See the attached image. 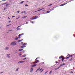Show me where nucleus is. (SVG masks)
I'll return each instance as SVG.
<instances>
[{
    "instance_id": "f257e3e1",
    "label": "nucleus",
    "mask_w": 75,
    "mask_h": 75,
    "mask_svg": "<svg viewBox=\"0 0 75 75\" xmlns=\"http://www.w3.org/2000/svg\"><path fill=\"white\" fill-rule=\"evenodd\" d=\"M11 45L14 46V45H16V41L13 42L11 44Z\"/></svg>"
},
{
    "instance_id": "f03ea898",
    "label": "nucleus",
    "mask_w": 75,
    "mask_h": 75,
    "mask_svg": "<svg viewBox=\"0 0 75 75\" xmlns=\"http://www.w3.org/2000/svg\"><path fill=\"white\" fill-rule=\"evenodd\" d=\"M66 65V64L65 63H63V64H60V66H59V68H61L62 66H63V65Z\"/></svg>"
},
{
    "instance_id": "7ed1b4c3",
    "label": "nucleus",
    "mask_w": 75,
    "mask_h": 75,
    "mask_svg": "<svg viewBox=\"0 0 75 75\" xmlns=\"http://www.w3.org/2000/svg\"><path fill=\"white\" fill-rule=\"evenodd\" d=\"M24 62H25V61H21L18 62V64H19V63H24Z\"/></svg>"
},
{
    "instance_id": "20e7f679",
    "label": "nucleus",
    "mask_w": 75,
    "mask_h": 75,
    "mask_svg": "<svg viewBox=\"0 0 75 75\" xmlns=\"http://www.w3.org/2000/svg\"><path fill=\"white\" fill-rule=\"evenodd\" d=\"M24 33H22L21 34H19V37L18 38L19 39H20V36H21V35H24Z\"/></svg>"
},
{
    "instance_id": "39448f33",
    "label": "nucleus",
    "mask_w": 75,
    "mask_h": 75,
    "mask_svg": "<svg viewBox=\"0 0 75 75\" xmlns=\"http://www.w3.org/2000/svg\"><path fill=\"white\" fill-rule=\"evenodd\" d=\"M25 47H26V46L23 45H22V46L21 47V48H25Z\"/></svg>"
},
{
    "instance_id": "423d86ee",
    "label": "nucleus",
    "mask_w": 75,
    "mask_h": 75,
    "mask_svg": "<svg viewBox=\"0 0 75 75\" xmlns=\"http://www.w3.org/2000/svg\"><path fill=\"white\" fill-rule=\"evenodd\" d=\"M67 4V3H66L65 4H61L60 6H64L66 4Z\"/></svg>"
},
{
    "instance_id": "0eeeda50",
    "label": "nucleus",
    "mask_w": 75,
    "mask_h": 75,
    "mask_svg": "<svg viewBox=\"0 0 75 75\" xmlns=\"http://www.w3.org/2000/svg\"><path fill=\"white\" fill-rule=\"evenodd\" d=\"M33 71V68H31V71H30V72H32Z\"/></svg>"
},
{
    "instance_id": "6e6552de",
    "label": "nucleus",
    "mask_w": 75,
    "mask_h": 75,
    "mask_svg": "<svg viewBox=\"0 0 75 75\" xmlns=\"http://www.w3.org/2000/svg\"><path fill=\"white\" fill-rule=\"evenodd\" d=\"M38 18V16H35L34 18H35V19H36V18Z\"/></svg>"
},
{
    "instance_id": "1a4fd4ad",
    "label": "nucleus",
    "mask_w": 75,
    "mask_h": 75,
    "mask_svg": "<svg viewBox=\"0 0 75 75\" xmlns=\"http://www.w3.org/2000/svg\"><path fill=\"white\" fill-rule=\"evenodd\" d=\"M21 27V26H19L17 27V29L18 30H20V29H19V27Z\"/></svg>"
},
{
    "instance_id": "9d476101",
    "label": "nucleus",
    "mask_w": 75,
    "mask_h": 75,
    "mask_svg": "<svg viewBox=\"0 0 75 75\" xmlns=\"http://www.w3.org/2000/svg\"><path fill=\"white\" fill-rule=\"evenodd\" d=\"M8 4V3H7V2L3 3V5H5V4Z\"/></svg>"
},
{
    "instance_id": "9b49d317",
    "label": "nucleus",
    "mask_w": 75,
    "mask_h": 75,
    "mask_svg": "<svg viewBox=\"0 0 75 75\" xmlns=\"http://www.w3.org/2000/svg\"><path fill=\"white\" fill-rule=\"evenodd\" d=\"M59 68H60L59 67H58V68H56L55 69H54L55 70H57V69H59Z\"/></svg>"
},
{
    "instance_id": "f8f14e48",
    "label": "nucleus",
    "mask_w": 75,
    "mask_h": 75,
    "mask_svg": "<svg viewBox=\"0 0 75 75\" xmlns=\"http://www.w3.org/2000/svg\"><path fill=\"white\" fill-rule=\"evenodd\" d=\"M63 57L62 56H61L59 57V59H61V58H62Z\"/></svg>"
},
{
    "instance_id": "ddd939ff",
    "label": "nucleus",
    "mask_w": 75,
    "mask_h": 75,
    "mask_svg": "<svg viewBox=\"0 0 75 75\" xmlns=\"http://www.w3.org/2000/svg\"><path fill=\"white\" fill-rule=\"evenodd\" d=\"M43 9H44V8H42V9H41L40 10H38V11H41V10H43Z\"/></svg>"
},
{
    "instance_id": "4468645a",
    "label": "nucleus",
    "mask_w": 75,
    "mask_h": 75,
    "mask_svg": "<svg viewBox=\"0 0 75 75\" xmlns=\"http://www.w3.org/2000/svg\"><path fill=\"white\" fill-rule=\"evenodd\" d=\"M15 39L16 40H18V37H17L16 38H15Z\"/></svg>"
},
{
    "instance_id": "2eb2a0df",
    "label": "nucleus",
    "mask_w": 75,
    "mask_h": 75,
    "mask_svg": "<svg viewBox=\"0 0 75 75\" xmlns=\"http://www.w3.org/2000/svg\"><path fill=\"white\" fill-rule=\"evenodd\" d=\"M37 64H33V66L35 67V66H37Z\"/></svg>"
},
{
    "instance_id": "dca6fc26",
    "label": "nucleus",
    "mask_w": 75,
    "mask_h": 75,
    "mask_svg": "<svg viewBox=\"0 0 75 75\" xmlns=\"http://www.w3.org/2000/svg\"><path fill=\"white\" fill-rule=\"evenodd\" d=\"M50 11H47V12L46 13H47V14H48V13H50Z\"/></svg>"
},
{
    "instance_id": "f3484780",
    "label": "nucleus",
    "mask_w": 75,
    "mask_h": 75,
    "mask_svg": "<svg viewBox=\"0 0 75 75\" xmlns=\"http://www.w3.org/2000/svg\"><path fill=\"white\" fill-rule=\"evenodd\" d=\"M26 57V55H22V57Z\"/></svg>"
},
{
    "instance_id": "a211bd4d",
    "label": "nucleus",
    "mask_w": 75,
    "mask_h": 75,
    "mask_svg": "<svg viewBox=\"0 0 75 75\" xmlns=\"http://www.w3.org/2000/svg\"><path fill=\"white\" fill-rule=\"evenodd\" d=\"M9 48L8 47H6L5 49V50H8V49H9Z\"/></svg>"
},
{
    "instance_id": "6ab92c4d",
    "label": "nucleus",
    "mask_w": 75,
    "mask_h": 75,
    "mask_svg": "<svg viewBox=\"0 0 75 75\" xmlns=\"http://www.w3.org/2000/svg\"><path fill=\"white\" fill-rule=\"evenodd\" d=\"M36 63H37V62L35 61L33 62V64H36Z\"/></svg>"
},
{
    "instance_id": "aec40b11",
    "label": "nucleus",
    "mask_w": 75,
    "mask_h": 75,
    "mask_svg": "<svg viewBox=\"0 0 75 75\" xmlns=\"http://www.w3.org/2000/svg\"><path fill=\"white\" fill-rule=\"evenodd\" d=\"M23 45H27V43H25Z\"/></svg>"
},
{
    "instance_id": "412c9836",
    "label": "nucleus",
    "mask_w": 75,
    "mask_h": 75,
    "mask_svg": "<svg viewBox=\"0 0 75 75\" xmlns=\"http://www.w3.org/2000/svg\"><path fill=\"white\" fill-rule=\"evenodd\" d=\"M26 17H27V16H24L22 18H26Z\"/></svg>"
},
{
    "instance_id": "4be33fe9",
    "label": "nucleus",
    "mask_w": 75,
    "mask_h": 75,
    "mask_svg": "<svg viewBox=\"0 0 75 75\" xmlns=\"http://www.w3.org/2000/svg\"><path fill=\"white\" fill-rule=\"evenodd\" d=\"M24 1H23L22 2H21L20 3V4H22V3H24Z\"/></svg>"
},
{
    "instance_id": "5701e85b",
    "label": "nucleus",
    "mask_w": 75,
    "mask_h": 75,
    "mask_svg": "<svg viewBox=\"0 0 75 75\" xmlns=\"http://www.w3.org/2000/svg\"><path fill=\"white\" fill-rule=\"evenodd\" d=\"M72 58L70 59L69 60V61H72Z\"/></svg>"
},
{
    "instance_id": "b1692460",
    "label": "nucleus",
    "mask_w": 75,
    "mask_h": 75,
    "mask_svg": "<svg viewBox=\"0 0 75 75\" xmlns=\"http://www.w3.org/2000/svg\"><path fill=\"white\" fill-rule=\"evenodd\" d=\"M18 69H19V68L18 67L16 71H18Z\"/></svg>"
},
{
    "instance_id": "393cba45",
    "label": "nucleus",
    "mask_w": 75,
    "mask_h": 75,
    "mask_svg": "<svg viewBox=\"0 0 75 75\" xmlns=\"http://www.w3.org/2000/svg\"><path fill=\"white\" fill-rule=\"evenodd\" d=\"M64 59L62 58L61 59V60H62V61H64Z\"/></svg>"
},
{
    "instance_id": "a878e982",
    "label": "nucleus",
    "mask_w": 75,
    "mask_h": 75,
    "mask_svg": "<svg viewBox=\"0 0 75 75\" xmlns=\"http://www.w3.org/2000/svg\"><path fill=\"white\" fill-rule=\"evenodd\" d=\"M52 4H51L49 5H48V6H52Z\"/></svg>"
},
{
    "instance_id": "bb28decb",
    "label": "nucleus",
    "mask_w": 75,
    "mask_h": 75,
    "mask_svg": "<svg viewBox=\"0 0 75 75\" xmlns=\"http://www.w3.org/2000/svg\"><path fill=\"white\" fill-rule=\"evenodd\" d=\"M52 72V71H50L49 72V74H51V72Z\"/></svg>"
},
{
    "instance_id": "cd10ccee",
    "label": "nucleus",
    "mask_w": 75,
    "mask_h": 75,
    "mask_svg": "<svg viewBox=\"0 0 75 75\" xmlns=\"http://www.w3.org/2000/svg\"><path fill=\"white\" fill-rule=\"evenodd\" d=\"M8 5H10V4H6V5H5V6H8Z\"/></svg>"
},
{
    "instance_id": "c85d7f7f",
    "label": "nucleus",
    "mask_w": 75,
    "mask_h": 75,
    "mask_svg": "<svg viewBox=\"0 0 75 75\" xmlns=\"http://www.w3.org/2000/svg\"><path fill=\"white\" fill-rule=\"evenodd\" d=\"M69 57H70V56H69V57H67L66 58V59H68V58H69Z\"/></svg>"
},
{
    "instance_id": "c756f323",
    "label": "nucleus",
    "mask_w": 75,
    "mask_h": 75,
    "mask_svg": "<svg viewBox=\"0 0 75 75\" xmlns=\"http://www.w3.org/2000/svg\"><path fill=\"white\" fill-rule=\"evenodd\" d=\"M20 13V11H17V13Z\"/></svg>"
},
{
    "instance_id": "7c9ffc66",
    "label": "nucleus",
    "mask_w": 75,
    "mask_h": 75,
    "mask_svg": "<svg viewBox=\"0 0 75 75\" xmlns=\"http://www.w3.org/2000/svg\"><path fill=\"white\" fill-rule=\"evenodd\" d=\"M10 55V54H7V55H8L7 57H8V56H9V55Z\"/></svg>"
},
{
    "instance_id": "2f4dec72",
    "label": "nucleus",
    "mask_w": 75,
    "mask_h": 75,
    "mask_svg": "<svg viewBox=\"0 0 75 75\" xmlns=\"http://www.w3.org/2000/svg\"><path fill=\"white\" fill-rule=\"evenodd\" d=\"M38 58H39L38 57H37L36 59H35V60H37V59H38Z\"/></svg>"
},
{
    "instance_id": "473e14b6",
    "label": "nucleus",
    "mask_w": 75,
    "mask_h": 75,
    "mask_svg": "<svg viewBox=\"0 0 75 75\" xmlns=\"http://www.w3.org/2000/svg\"><path fill=\"white\" fill-rule=\"evenodd\" d=\"M21 50L20 49H19V51H21Z\"/></svg>"
},
{
    "instance_id": "72a5a7b5",
    "label": "nucleus",
    "mask_w": 75,
    "mask_h": 75,
    "mask_svg": "<svg viewBox=\"0 0 75 75\" xmlns=\"http://www.w3.org/2000/svg\"><path fill=\"white\" fill-rule=\"evenodd\" d=\"M11 25V24L10 25H8L6 26V27H8V26H9V25Z\"/></svg>"
},
{
    "instance_id": "f704fd0d",
    "label": "nucleus",
    "mask_w": 75,
    "mask_h": 75,
    "mask_svg": "<svg viewBox=\"0 0 75 75\" xmlns=\"http://www.w3.org/2000/svg\"><path fill=\"white\" fill-rule=\"evenodd\" d=\"M32 20H35V19L34 18H32Z\"/></svg>"
},
{
    "instance_id": "c9c22d12",
    "label": "nucleus",
    "mask_w": 75,
    "mask_h": 75,
    "mask_svg": "<svg viewBox=\"0 0 75 75\" xmlns=\"http://www.w3.org/2000/svg\"><path fill=\"white\" fill-rule=\"evenodd\" d=\"M59 63V62H58L57 61L56 62V63L57 64H58V63Z\"/></svg>"
},
{
    "instance_id": "e433bc0d",
    "label": "nucleus",
    "mask_w": 75,
    "mask_h": 75,
    "mask_svg": "<svg viewBox=\"0 0 75 75\" xmlns=\"http://www.w3.org/2000/svg\"><path fill=\"white\" fill-rule=\"evenodd\" d=\"M8 20H10V18L9 17H8Z\"/></svg>"
},
{
    "instance_id": "4c0bfd02",
    "label": "nucleus",
    "mask_w": 75,
    "mask_h": 75,
    "mask_svg": "<svg viewBox=\"0 0 75 75\" xmlns=\"http://www.w3.org/2000/svg\"><path fill=\"white\" fill-rule=\"evenodd\" d=\"M42 69V68H41L39 70V71H41Z\"/></svg>"
},
{
    "instance_id": "58836bf2",
    "label": "nucleus",
    "mask_w": 75,
    "mask_h": 75,
    "mask_svg": "<svg viewBox=\"0 0 75 75\" xmlns=\"http://www.w3.org/2000/svg\"><path fill=\"white\" fill-rule=\"evenodd\" d=\"M48 72V71H47L46 72H45V75H46V73H47V72Z\"/></svg>"
},
{
    "instance_id": "ea45409f",
    "label": "nucleus",
    "mask_w": 75,
    "mask_h": 75,
    "mask_svg": "<svg viewBox=\"0 0 75 75\" xmlns=\"http://www.w3.org/2000/svg\"><path fill=\"white\" fill-rule=\"evenodd\" d=\"M26 13V12L25 11H24L23 12L24 13Z\"/></svg>"
},
{
    "instance_id": "a19ab883",
    "label": "nucleus",
    "mask_w": 75,
    "mask_h": 75,
    "mask_svg": "<svg viewBox=\"0 0 75 75\" xmlns=\"http://www.w3.org/2000/svg\"><path fill=\"white\" fill-rule=\"evenodd\" d=\"M16 17V16H13L12 17V18H13V17Z\"/></svg>"
},
{
    "instance_id": "79ce46f5",
    "label": "nucleus",
    "mask_w": 75,
    "mask_h": 75,
    "mask_svg": "<svg viewBox=\"0 0 75 75\" xmlns=\"http://www.w3.org/2000/svg\"><path fill=\"white\" fill-rule=\"evenodd\" d=\"M22 40H23V39H22V40H19V41H22Z\"/></svg>"
},
{
    "instance_id": "37998d69",
    "label": "nucleus",
    "mask_w": 75,
    "mask_h": 75,
    "mask_svg": "<svg viewBox=\"0 0 75 75\" xmlns=\"http://www.w3.org/2000/svg\"><path fill=\"white\" fill-rule=\"evenodd\" d=\"M7 7L6 6V7L4 9V10H6V8H7Z\"/></svg>"
},
{
    "instance_id": "c03bdc74",
    "label": "nucleus",
    "mask_w": 75,
    "mask_h": 75,
    "mask_svg": "<svg viewBox=\"0 0 75 75\" xmlns=\"http://www.w3.org/2000/svg\"><path fill=\"white\" fill-rule=\"evenodd\" d=\"M34 67V65H32L31 67Z\"/></svg>"
},
{
    "instance_id": "a18cd8bd",
    "label": "nucleus",
    "mask_w": 75,
    "mask_h": 75,
    "mask_svg": "<svg viewBox=\"0 0 75 75\" xmlns=\"http://www.w3.org/2000/svg\"><path fill=\"white\" fill-rule=\"evenodd\" d=\"M43 71H44V69H42V70L41 71V72H42Z\"/></svg>"
},
{
    "instance_id": "49530a36",
    "label": "nucleus",
    "mask_w": 75,
    "mask_h": 75,
    "mask_svg": "<svg viewBox=\"0 0 75 75\" xmlns=\"http://www.w3.org/2000/svg\"><path fill=\"white\" fill-rule=\"evenodd\" d=\"M70 73H74V72L71 71V72H70Z\"/></svg>"
},
{
    "instance_id": "de8ad7c7",
    "label": "nucleus",
    "mask_w": 75,
    "mask_h": 75,
    "mask_svg": "<svg viewBox=\"0 0 75 75\" xmlns=\"http://www.w3.org/2000/svg\"><path fill=\"white\" fill-rule=\"evenodd\" d=\"M25 6H28V5H27V4H26V5H25Z\"/></svg>"
},
{
    "instance_id": "09e8293b",
    "label": "nucleus",
    "mask_w": 75,
    "mask_h": 75,
    "mask_svg": "<svg viewBox=\"0 0 75 75\" xmlns=\"http://www.w3.org/2000/svg\"><path fill=\"white\" fill-rule=\"evenodd\" d=\"M22 55V54H19L20 56H21V55Z\"/></svg>"
},
{
    "instance_id": "8fccbe9b",
    "label": "nucleus",
    "mask_w": 75,
    "mask_h": 75,
    "mask_svg": "<svg viewBox=\"0 0 75 75\" xmlns=\"http://www.w3.org/2000/svg\"><path fill=\"white\" fill-rule=\"evenodd\" d=\"M52 10H54V9H52V8L51 9V11H52Z\"/></svg>"
},
{
    "instance_id": "3c124183",
    "label": "nucleus",
    "mask_w": 75,
    "mask_h": 75,
    "mask_svg": "<svg viewBox=\"0 0 75 75\" xmlns=\"http://www.w3.org/2000/svg\"><path fill=\"white\" fill-rule=\"evenodd\" d=\"M11 21H9V23H11Z\"/></svg>"
},
{
    "instance_id": "603ef678",
    "label": "nucleus",
    "mask_w": 75,
    "mask_h": 75,
    "mask_svg": "<svg viewBox=\"0 0 75 75\" xmlns=\"http://www.w3.org/2000/svg\"><path fill=\"white\" fill-rule=\"evenodd\" d=\"M19 18H20L18 17V18H16V19L17 20V19H18Z\"/></svg>"
},
{
    "instance_id": "864d4df0",
    "label": "nucleus",
    "mask_w": 75,
    "mask_h": 75,
    "mask_svg": "<svg viewBox=\"0 0 75 75\" xmlns=\"http://www.w3.org/2000/svg\"><path fill=\"white\" fill-rule=\"evenodd\" d=\"M36 62H39V60H36Z\"/></svg>"
},
{
    "instance_id": "5fc2aeb1",
    "label": "nucleus",
    "mask_w": 75,
    "mask_h": 75,
    "mask_svg": "<svg viewBox=\"0 0 75 75\" xmlns=\"http://www.w3.org/2000/svg\"><path fill=\"white\" fill-rule=\"evenodd\" d=\"M27 59V58H24V60H25V59Z\"/></svg>"
},
{
    "instance_id": "6e6d98bb",
    "label": "nucleus",
    "mask_w": 75,
    "mask_h": 75,
    "mask_svg": "<svg viewBox=\"0 0 75 75\" xmlns=\"http://www.w3.org/2000/svg\"><path fill=\"white\" fill-rule=\"evenodd\" d=\"M8 58H10V56H8Z\"/></svg>"
},
{
    "instance_id": "4d7b16f0",
    "label": "nucleus",
    "mask_w": 75,
    "mask_h": 75,
    "mask_svg": "<svg viewBox=\"0 0 75 75\" xmlns=\"http://www.w3.org/2000/svg\"><path fill=\"white\" fill-rule=\"evenodd\" d=\"M12 31V30H9V31Z\"/></svg>"
},
{
    "instance_id": "13d9d810",
    "label": "nucleus",
    "mask_w": 75,
    "mask_h": 75,
    "mask_svg": "<svg viewBox=\"0 0 75 75\" xmlns=\"http://www.w3.org/2000/svg\"><path fill=\"white\" fill-rule=\"evenodd\" d=\"M32 23V24H33V23H34V22H33V21L31 22Z\"/></svg>"
},
{
    "instance_id": "bf43d9fd",
    "label": "nucleus",
    "mask_w": 75,
    "mask_h": 75,
    "mask_svg": "<svg viewBox=\"0 0 75 75\" xmlns=\"http://www.w3.org/2000/svg\"><path fill=\"white\" fill-rule=\"evenodd\" d=\"M21 44H22V45H23V42H21Z\"/></svg>"
},
{
    "instance_id": "052dcab7",
    "label": "nucleus",
    "mask_w": 75,
    "mask_h": 75,
    "mask_svg": "<svg viewBox=\"0 0 75 75\" xmlns=\"http://www.w3.org/2000/svg\"><path fill=\"white\" fill-rule=\"evenodd\" d=\"M35 12H38V11H35Z\"/></svg>"
},
{
    "instance_id": "680f3d73",
    "label": "nucleus",
    "mask_w": 75,
    "mask_h": 75,
    "mask_svg": "<svg viewBox=\"0 0 75 75\" xmlns=\"http://www.w3.org/2000/svg\"><path fill=\"white\" fill-rule=\"evenodd\" d=\"M26 24H28V22H26Z\"/></svg>"
},
{
    "instance_id": "e2e57ef3",
    "label": "nucleus",
    "mask_w": 75,
    "mask_h": 75,
    "mask_svg": "<svg viewBox=\"0 0 75 75\" xmlns=\"http://www.w3.org/2000/svg\"><path fill=\"white\" fill-rule=\"evenodd\" d=\"M40 69V67H39L38 69Z\"/></svg>"
},
{
    "instance_id": "0e129e2a",
    "label": "nucleus",
    "mask_w": 75,
    "mask_h": 75,
    "mask_svg": "<svg viewBox=\"0 0 75 75\" xmlns=\"http://www.w3.org/2000/svg\"><path fill=\"white\" fill-rule=\"evenodd\" d=\"M70 57H72V55H70Z\"/></svg>"
},
{
    "instance_id": "69168bd1",
    "label": "nucleus",
    "mask_w": 75,
    "mask_h": 75,
    "mask_svg": "<svg viewBox=\"0 0 75 75\" xmlns=\"http://www.w3.org/2000/svg\"><path fill=\"white\" fill-rule=\"evenodd\" d=\"M15 53H17V52H16V51L15 52Z\"/></svg>"
},
{
    "instance_id": "338daca9",
    "label": "nucleus",
    "mask_w": 75,
    "mask_h": 75,
    "mask_svg": "<svg viewBox=\"0 0 75 75\" xmlns=\"http://www.w3.org/2000/svg\"><path fill=\"white\" fill-rule=\"evenodd\" d=\"M23 53L24 52V51H23Z\"/></svg>"
},
{
    "instance_id": "774afa93",
    "label": "nucleus",
    "mask_w": 75,
    "mask_h": 75,
    "mask_svg": "<svg viewBox=\"0 0 75 75\" xmlns=\"http://www.w3.org/2000/svg\"><path fill=\"white\" fill-rule=\"evenodd\" d=\"M23 49H21V50H22V51H23Z\"/></svg>"
}]
</instances>
